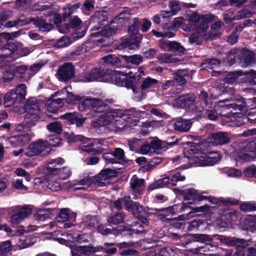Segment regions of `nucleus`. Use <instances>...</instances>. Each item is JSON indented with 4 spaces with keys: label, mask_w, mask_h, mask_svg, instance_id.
I'll list each match as a JSON object with an SVG mask.
<instances>
[{
    "label": "nucleus",
    "mask_w": 256,
    "mask_h": 256,
    "mask_svg": "<svg viewBox=\"0 0 256 256\" xmlns=\"http://www.w3.org/2000/svg\"><path fill=\"white\" fill-rule=\"evenodd\" d=\"M110 83L119 86H124L128 89H132L136 92V85L142 79V76L134 74L132 72L128 73L118 71H114L108 74V78Z\"/></svg>",
    "instance_id": "1"
},
{
    "label": "nucleus",
    "mask_w": 256,
    "mask_h": 256,
    "mask_svg": "<svg viewBox=\"0 0 256 256\" xmlns=\"http://www.w3.org/2000/svg\"><path fill=\"white\" fill-rule=\"evenodd\" d=\"M22 108L26 114L22 124L18 128L21 126L27 129L34 126L40 118V108L37 100L34 98L28 100Z\"/></svg>",
    "instance_id": "2"
},
{
    "label": "nucleus",
    "mask_w": 256,
    "mask_h": 256,
    "mask_svg": "<svg viewBox=\"0 0 256 256\" xmlns=\"http://www.w3.org/2000/svg\"><path fill=\"white\" fill-rule=\"evenodd\" d=\"M26 86L24 84H18L14 90L8 92L4 97L5 107H10L14 104H20L26 98Z\"/></svg>",
    "instance_id": "3"
},
{
    "label": "nucleus",
    "mask_w": 256,
    "mask_h": 256,
    "mask_svg": "<svg viewBox=\"0 0 256 256\" xmlns=\"http://www.w3.org/2000/svg\"><path fill=\"white\" fill-rule=\"evenodd\" d=\"M140 22L138 18H134L132 20V24L128 27V33L131 34L130 39L126 40L124 43V47L129 49L138 48L142 38V34L138 33Z\"/></svg>",
    "instance_id": "4"
},
{
    "label": "nucleus",
    "mask_w": 256,
    "mask_h": 256,
    "mask_svg": "<svg viewBox=\"0 0 256 256\" xmlns=\"http://www.w3.org/2000/svg\"><path fill=\"white\" fill-rule=\"evenodd\" d=\"M98 24L94 26L92 29L90 36L92 37H98L102 36L104 38H110L116 34L117 28L113 29L110 27H108V22L106 16H102L98 18Z\"/></svg>",
    "instance_id": "5"
},
{
    "label": "nucleus",
    "mask_w": 256,
    "mask_h": 256,
    "mask_svg": "<svg viewBox=\"0 0 256 256\" xmlns=\"http://www.w3.org/2000/svg\"><path fill=\"white\" fill-rule=\"evenodd\" d=\"M217 16L213 14H199L194 12L189 16L190 22H194L196 26V30L206 32L208 28V24L214 20Z\"/></svg>",
    "instance_id": "6"
},
{
    "label": "nucleus",
    "mask_w": 256,
    "mask_h": 256,
    "mask_svg": "<svg viewBox=\"0 0 256 256\" xmlns=\"http://www.w3.org/2000/svg\"><path fill=\"white\" fill-rule=\"evenodd\" d=\"M104 140L102 139L94 138L86 140L84 142L81 144L80 150L90 154L96 156L102 154L104 149L99 144H102Z\"/></svg>",
    "instance_id": "7"
},
{
    "label": "nucleus",
    "mask_w": 256,
    "mask_h": 256,
    "mask_svg": "<svg viewBox=\"0 0 256 256\" xmlns=\"http://www.w3.org/2000/svg\"><path fill=\"white\" fill-rule=\"evenodd\" d=\"M50 152V148L46 146L44 141L38 140L36 142L31 143L28 148L26 150L24 154L29 157L36 156H44Z\"/></svg>",
    "instance_id": "8"
},
{
    "label": "nucleus",
    "mask_w": 256,
    "mask_h": 256,
    "mask_svg": "<svg viewBox=\"0 0 256 256\" xmlns=\"http://www.w3.org/2000/svg\"><path fill=\"white\" fill-rule=\"evenodd\" d=\"M118 173L114 170L110 168H106L101 170L97 176L92 178V182L98 186L102 187L106 186L110 184L108 182L112 178L116 177Z\"/></svg>",
    "instance_id": "9"
},
{
    "label": "nucleus",
    "mask_w": 256,
    "mask_h": 256,
    "mask_svg": "<svg viewBox=\"0 0 256 256\" xmlns=\"http://www.w3.org/2000/svg\"><path fill=\"white\" fill-rule=\"evenodd\" d=\"M81 80L84 82H91L93 81H102L108 80V74L104 70L100 68H94L88 72H83L80 76Z\"/></svg>",
    "instance_id": "10"
},
{
    "label": "nucleus",
    "mask_w": 256,
    "mask_h": 256,
    "mask_svg": "<svg viewBox=\"0 0 256 256\" xmlns=\"http://www.w3.org/2000/svg\"><path fill=\"white\" fill-rule=\"evenodd\" d=\"M174 191L178 194L184 196L183 199L185 201L192 200L191 204L202 201L206 198L204 196L198 194V190L192 188L185 190L174 188Z\"/></svg>",
    "instance_id": "11"
},
{
    "label": "nucleus",
    "mask_w": 256,
    "mask_h": 256,
    "mask_svg": "<svg viewBox=\"0 0 256 256\" xmlns=\"http://www.w3.org/2000/svg\"><path fill=\"white\" fill-rule=\"evenodd\" d=\"M57 74L59 80L62 82H68L74 76V66L72 62H64L59 67Z\"/></svg>",
    "instance_id": "12"
},
{
    "label": "nucleus",
    "mask_w": 256,
    "mask_h": 256,
    "mask_svg": "<svg viewBox=\"0 0 256 256\" xmlns=\"http://www.w3.org/2000/svg\"><path fill=\"white\" fill-rule=\"evenodd\" d=\"M122 200L126 209L129 212H131L135 218L142 215L146 211L140 203L134 202L130 196H124L122 198Z\"/></svg>",
    "instance_id": "13"
},
{
    "label": "nucleus",
    "mask_w": 256,
    "mask_h": 256,
    "mask_svg": "<svg viewBox=\"0 0 256 256\" xmlns=\"http://www.w3.org/2000/svg\"><path fill=\"white\" fill-rule=\"evenodd\" d=\"M60 118L66 124L68 125L75 124L78 128L82 126L86 120V118L78 112H66L60 115Z\"/></svg>",
    "instance_id": "14"
},
{
    "label": "nucleus",
    "mask_w": 256,
    "mask_h": 256,
    "mask_svg": "<svg viewBox=\"0 0 256 256\" xmlns=\"http://www.w3.org/2000/svg\"><path fill=\"white\" fill-rule=\"evenodd\" d=\"M190 155L188 156L193 164L197 166H204L206 153L203 152L198 146H192L188 150Z\"/></svg>",
    "instance_id": "15"
},
{
    "label": "nucleus",
    "mask_w": 256,
    "mask_h": 256,
    "mask_svg": "<svg viewBox=\"0 0 256 256\" xmlns=\"http://www.w3.org/2000/svg\"><path fill=\"white\" fill-rule=\"evenodd\" d=\"M32 208L28 205L20 208L10 217V222L12 226H17L28 215L32 214Z\"/></svg>",
    "instance_id": "16"
},
{
    "label": "nucleus",
    "mask_w": 256,
    "mask_h": 256,
    "mask_svg": "<svg viewBox=\"0 0 256 256\" xmlns=\"http://www.w3.org/2000/svg\"><path fill=\"white\" fill-rule=\"evenodd\" d=\"M0 54L8 57L10 62L14 61L20 56L18 54L17 44L14 42H6L4 46L0 48Z\"/></svg>",
    "instance_id": "17"
},
{
    "label": "nucleus",
    "mask_w": 256,
    "mask_h": 256,
    "mask_svg": "<svg viewBox=\"0 0 256 256\" xmlns=\"http://www.w3.org/2000/svg\"><path fill=\"white\" fill-rule=\"evenodd\" d=\"M209 142L214 146H221L228 144L230 139L228 134L224 132H218L212 133L209 138Z\"/></svg>",
    "instance_id": "18"
},
{
    "label": "nucleus",
    "mask_w": 256,
    "mask_h": 256,
    "mask_svg": "<svg viewBox=\"0 0 256 256\" xmlns=\"http://www.w3.org/2000/svg\"><path fill=\"white\" fill-rule=\"evenodd\" d=\"M8 140L11 146L15 148L22 147L30 142L31 137L29 134L25 133L12 136L9 138Z\"/></svg>",
    "instance_id": "19"
},
{
    "label": "nucleus",
    "mask_w": 256,
    "mask_h": 256,
    "mask_svg": "<svg viewBox=\"0 0 256 256\" xmlns=\"http://www.w3.org/2000/svg\"><path fill=\"white\" fill-rule=\"evenodd\" d=\"M28 24L32 22L36 27L38 28L40 30L43 32H49L54 28L52 24L48 23L45 20L38 16L28 18Z\"/></svg>",
    "instance_id": "20"
},
{
    "label": "nucleus",
    "mask_w": 256,
    "mask_h": 256,
    "mask_svg": "<svg viewBox=\"0 0 256 256\" xmlns=\"http://www.w3.org/2000/svg\"><path fill=\"white\" fill-rule=\"evenodd\" d=\"M102 59L107 66L113 68H120L124 64L122 62L121 55L118 56L115 54H108L102 57Z\"/></svg>",
    "instance_id": "21"
},
{
    "label": "nucleus",
    "mask_w": 256,
    "mask_h": 256,
    "mask_svg": "<svg viewBox=\"0 0 256 256\" xmlns=\"http://www.w3.org/2000/svg\"><path fill=\"white\" fill-rule=\"evenodd\" d=\"M196 100V96L194 93H188L180 96L176 102L181 108H188L192 105Z\"/></svg>",
    "instance_id": "22"
},
{
    "label": "nucleus",
    "mask_w": 256,
    "mask_h": 256,
    "mask_svg": "<svg viewBox=\"0 0 256 256\" xmlns=\"http://www.w3.org/2000/svg\"><path fill=\"white\" fill-rule=\"evenodd\" d=\"M114 234H122L128 238L132 236L134 234H146V232L141 230H134L126 226H121L118 229L113 228Z\"/></svg>",
    "instance_id": "23"
},
{
    "label": "nucleus",
    "mask_w": 256,
    "mask_h": 256,
    "mask_svg": "<svg viewBox=\"0 0 256 256\" xmlns=\"http://www.w3.org/2000/svg\"><path fill=\"white\" fill-rule=\"evenodd\" d=\"M192 122L190 120L181 118L176 119L172 123L174 130L179 132H188L192 126Z\"/></svg>",
    "instance_id": "24"
},
{
    "label": "nucleus",
    "mask_w": 256,
    "mask_h": 256,
    "mask_svg": "<svg viewBox=\"0 0 256 256\" xmlns=\"http://www.w3.org/2000/svg\"><path fill=\"white\" fill-rule=\"evenodd\" d=\"M58 213L56 208H42L37 211L35 217L39 220L44 221L46 219H52Z\"/></svg>",
    "instance_id": "25"
},
{
    "label": "nucleus",
    "mask_w": 256,
    "mask_h": 256,
    "mask_svg": "<svg viewBox=\"0 0 256 256\" xmlns=\"http://www.w3.org/2000/svg\"><path fill=\"white\" fill-rule=\"evenodd\" d=\"M121 114L118 110H114L109 108L106 112L97 116L102 118L107 123H114L119 121L120 118V114Z\"/></svg>",
    "instance_id": "26"
},
{
    "label": "nucleus",
    "mask_w": 256,
    "mask_h": 256,
    "mask_svg": "<svg viewBox=\"0 0 256 256\" xmlns=\"http://www.w3.org/2000/svg\"><path fill=\"white\" fill-rule=\"evenodd\" d=\"M58 213L55 214V218L58 222H64L70 220L73 218H75L76 215L74 214H70V210L68 208H61Z\"/></svg>",
    "instance_id": "27"
},
{
    "label": "nucleus",
    "mask_w": 256,
    "mask_h": 256,
    "mask_svg": "<svg viewBox=\"0 0 256 256\" xmlns=\"http://www.w3.org/2000/svg\"><path fill=\"white\" fill-rule=\"evenodd\" d=\"M109 106L102 100L98 98H95L94 104L93 106V110L92 115L99 116L106 112L109 109Z\"/></svg>",
    "instance_id": "28"
},
{
    "label": "nucleus",
    "mask_w": 256,
    "mask_h": 256,
    "mask_svg": "<svg viewBox=\"0 0 256 256\" xmlns=\"http://www.w3.org/2000/svg\"><path fill=\"white\" fill-rule=\"evenodd\" d=\"M220 241L228 246H234L238 247L242 244H246V240L243 238H236L234 237H228L222 236L218 238Z\"/></svg>",
    "instance_id": "29"
},
{
    "label": "nucleus",
    "mask_w": 256,
    "mask_h": 256,
    "mask_svg": "<svg viewBox=\"0 0 256 256\" xmlns=\"http://www.w3.org/2000/svg\"><path fill=\"white\" fill-rule=\"evenodd\" d=\"M130 244L126 242L117 243L116 248L117 252L121 256H134L137 253L136 250L132 249H127Z\"/></svg>",
    "instance_id": "30"
},
{
    "label": "nucleus",
    "mask_w": 256,
    "mask_h": 256,
    "mask_svg": "<svg viewBox=\"0 0 256 256\" xmlns=\"http://www.w3.org/2000/svg\"><path fill=\"white\" fill-rule=\"evenodd\" d=\"M64 161V160L62 158L51 160L47 163L46 166L47 172L50 175L54 176L58 168V165L62 164Z\"/></svg>",
    "instance_id": "31"
},
{
    "label": "nucleus",
    "mask_w": 256,
    "mask_h": 256,
    "mask_svg": "<svg viewBox=\"0 0 256 256\" xmlns=\"http://www.w3.org/2000/svg\"><path fill=\"white\" fill-rule=\"evenodd\" d=\"M95 98H86L79 103L78 109L80 111L86 113L92 112L93 106L94 104Z\"/></svg>",
    "instance_id": "32"
},
{
    "label": "nucleus",
    "mask_w": 256,
    "mask_h": 256,
    "mask_svg": "<svg viewBox=\"0 0 256 256\" xmlns=\"http://www.w3.org/2000/svg\"><path fill=\"white\" fill-rule=\"evenodd\" d=\"M185 76H188V72L186 70H179L173 74V78L178 86H182L186 84L187 82Z\"/></svg>",
    "instance_id": "33"
},
{
    "label": "nucleus",
    "mask_w": 256,
    "mask_h": 256,
    "mask_svg": "<svg viewBox=\"0 0 256 256\" xmlns=\"http://www.w3.org/2000/svg\"><path fill=\"white\" fill-rule=\"evenodd\" d=\"M122 60L127 64L138 66L142 62L143 58L139 54L130 56L121 55Z\"/></svg>",
    "instance_id": "34"
},
{
    "label": "nucleus",
    "mask_w": 256,
    "mask_h": 256,
    "mask_svg": "<svg viewBox=\"0 0 256 256\" xmlns=\"http://www.w3.org/2000/svg\"><path fill=\"white\" fill-rule=\"evenodd\" d=\"M125 214L122 212H117L114 215L108 216L107 222L110 226L117 225L124 222Z\"/></svg>",
    "instance_id": "35"
},
{
    "label": "nucleus",
    "mask_w": 256,
    "mask_h": 256,
    "mask_svg": "<svg viewBox=\"0 0 256 256\" xmlns=\"http://www.w3.org/2000/svg\"><path fill=\"white\" fill-rule=\"evenodd\" d=\"M82 20L77 16H75L72 18L70 19V22L68 23H64L62 27L64 28V32H68L71 29H74L78 27L82 24Z\"/></svg>",
    "instance_id": "36"
},
{
    "label": "nucleus",
    "mask_w": 256,
    "mask_h": 256,
    "mask_svg": "<svg viewBox=\"0 0 256 256\" xmlns=\"http://www.w3.org/2000/svg\"><path fill=\"white\" fill-rule=\"evenodd\" d=\"M132 15L131 10H122L119 14L111 22L110 24L117 23H126L130 19Z\"/></svg>",
    "instance_id": "37"
},
{
    "label": "nucleus",
    "mask_w": 256,
    "mask_h": 256,
    "mask_svg": "<svg viewBox=\"0 0 256 256\" xmlns=\"http://www.w3.org/2000/svg\"><path fill=\"white\" fill-rule=\"evenodd\" d=\"M28 18H22L14 20H10L6 22L4 26H2V28H12L16 27L18 28L20 26L28 25Z\"/></svg>",
    "instance_id": "38"
},
{
    "label": "nucleus",
    "mask_w": 256,
    "mask_h": 256,
    "mask_svg": "<svg viewBox=\"0 0 256 256\" xmlns=\"http://www.w3.org/2000/svg\"><path fill=\"white\" fill-rule=\"evenodd\" d=\"M62 140L58 134L50 135L48 139L45 142L46 146H48L50 148L51 147L60 146L62 145Z\"/></svg>",
    "instance_id": "39"
},
{
    "label": "nucleus",
    "mask_w": 256,
    "mask_h": 256,
    "mask_svg": "<svg viewBox=\"0 0 256 256\" xmlns=\"http://www.w3.org/2000/svg\"><path fill=\"white\" fill-rule=\"evenodd\" d=\"M184 216L181 215L178 218L168 220L169 224L174 228L184 230L186 223L184 221Z\"/></svg>",
    "instance_id": "40"
},
{
    "label": "nucleus",
    "mask_w": 256,
    "mask_h": 256,
    "mask_svg": "<svg viewBox=\"0 0 256 256\" xmlns=\"http://www.w3.org/2000/svg\"><path fill=\"white\" fill-rule=\"evenodd\" d=\"M190 242H210L212 240V238L206 234H192L190 235L188 239Z\"/></svg>",
    "instance_id": "41"
},
{
    "label": "nucleus",
    "mask_w": 256,
    "mask_h": 256,
    "mask_svg": "<svg viewBox=\"0 0 256 256\" xmlns=\"http://www.w3.org/2000/svg\"><path fill=\"white\" fill-rule=\"evenodd\" d=\"M63 134L68 143L77 142H82V143H83L88 139V138H86L82 135H74L73 132L70 134L67 132H64Z\"/></svg>",
    "instance_id": "42"
},
{
    "label": "nucleus",
    "mask_w": 256,
    "mask_h": 256,
    "mask_svg": "<svg viewBox=\"0 0 256 256\" xmlns=\"http://www.w3.org/2000/svg\"><path fill=\"white\" fill-rule=\"evenodd\" d=\"M170 183L168 176H165L155 181L153 184H150L148 188V190H153L155 189L162 188L168 185Z\"/></svg>",
    "instance_id": "43"
},
{
    "label": "nucleus",
    "mask_w": 256,
    "mask_h": 256,
    "mask_svg": "<svg viewBox=\"0 0 256 256\" xmlns=\"http://www.w3.org/2000/svg\"><path fill=\"white\" fill-rule=\"evenodd\" d=\"M94 0H85L81 6V10L83 14L88 15L94 10Z\"/></svg>",
    "instance_id": "44"
},
{
    "label": "nucleus",
    "mask_w": 256,
    "mask_h": 256,
    "mask_svg": "<svg viewBox=\"0 0 256 256\" xmlns=\"http://www.w3.org/2000/svg\"><path fill=\"white\" fill-rule=\"evenodd\" d=\"M220 64V60L216 58H212L203 60L202 66L205 69H214V67L219 66Z\"/></svg>",
    "instance_id": "45"
},
{
    "label": "nucleus",
    "mask_w": 256,
    "mask_h": 256,
    "mask_svg": "<svg viewBox=\"0 0 256 256\" xmlns=\"http://www.w3.org/2000/svg\"><path fill=\"white\" fill-rule=\"evenodd\" d=\"M54 174V176H58L61 180H66L71 175V171L68 166H64L62 168H58Z\"/></svg>",
    "instance_id": "46"
},
{
    "label": "nucleus",
    "mask_w": 256,
    "mask_h": 256,
    "mask_svg": "<svg viewBox=\"0 0 256 256\" xmlns=\"http://www.w3.org/2000/svg\"><path fill=\"white\" fill-rule=\"evenodd\" d=\"M165 44L168 47V50L169 52L172 51L182 52L185 50V48L182 46L181 44L176 41L169 42Z\"/></svg>",
    "instance_id": "47"
},
{
    "label": "nucleus",
    "mask_w": 256,
    "mask_h": 256,
    "mask_svg": "<svg viewBox=\"0 0 256 256\" xmlns=\"http://www.w3.org/2000/svg\"><path fill=\"white\" fill-rule=\"evenodd\" d=\"M242 76V72H229L226 77L224 79V84H232L236 83L238 76Z\"/></svg>",
    "instance_id": "48"
},
{
    "label": "nucleus",
    "mask_w": 256,
    "mask_h": 256,
    "mask_svg": "<svg viewBox=\"0 0 256 256\" xmlns=\"http://www.w3.org/2000/svg\"><path fill=\"white\" fill-rule=\"evenodd\" d=\"M28 70V68L26 65H20L14 67L11 74V78H8V81L12 80L15 76L24 74Z\"/></svg>",
    "instance_id": "49"
},
{
    "label": "nucleus",
    "mask_w": 256,
    "mask_h": 256,
    "mask_svg": "<svg viewBox=\"0 0 256 256\" xmlns=\"http://www.w3.org/2000/svg\"><path fill=\"white\" fill-rule=\"evenodd\" d=\"M245 105L246 104L244 102V98H240L234 100V102L228 104L226 106L228 108H232L235 110H242L244 108Z\"/></svg>",
    "instance_id": "50"
},
{
    "label": "nucleus",
    "mask_w": 256,
    "mask_h": 256,
    "mask_svg": "<svg viewBox=\"0 0 256 256\" xmlns=\"http://www.w3.org/2000/svg\"><path fill=\"white\" fill-rule=\"evenodd\" d=\"M160 82L156 79L152 78L150 76H148L144 78L140 88L142 90H145L150 88L152 85L159 83Z\"/></svg>",
    "instance_id": "51"
},
{
    "label": "nucleus",
    "mask_w": 256,
    "mask_h": 256,
    "mask_svg": "<svg viewBox=\"0 0 256 256\" xmlns=\"http://www.w3.org/2000/svg\"><path fill=\"white\" fill-rule=\"evenodd\" d=\"M210 208V206L207 204L200 206H196L195 208H193L190 206V208H188V209H190L191 210L186 213L185 214H188L190 213H197L200 212L206 214L209 213Z\"/></svg>",
    "instance_id": "52"
},
{
    "label": "nucleus",
    "mask_w": 256,
    "mask_h": 256,
    "mask_svg": "<svg viewBox=\"0 0 256 256\" xmlns=\"http://www.w3.org/2000/svg\"><path fill=\"white\" fill-rule=\"evenodd\" d=\"M46 127L49 130L55 132L56 134L59 135L62 132V124L58 122H50Z\"/></svg>",
    "instance_id": "53"
},
{
    "label": "nucleus",
    "mask_w": 256,
    "mask_h": 256,
    "mask_svg": "<svg viewBox=\"0 0 256 256\" xmlns=\"http://www.w3.org/2000/svg\"><path fill=\"white\" fill-rule=\"evenodd\" d=\"M191 202H182L180 204L172 205V208H174V214L182 212H184L186 210H187L188 208H190V205H191Z\"/></svg>",
    "instance_id": "54"
},
{
    "label": "nucleus",
    "mask_w": 256,
    "mask_h": 256,
    "mask_svg": "<svg viewBox=\"0 0 256 256\" xmlns=\"http://www.w3.org/2000/svg\"><path fill=\"white\" fill-rule=\"evenodd\" d=\"M204 222L202 220H193L186 223L188 224L187 230L191 231L194 229H198L200 226L204 225Z\"/></svg>",
    "instance_id": "55"
},
{
    "label": "nucleus",
    "mask_w": 256,
    "mask_h": 256,
    "mask_svg": "<svg viewBox=\"0 0 256 256\" xmlns=\"http://www.w3.org/2000/svg\"><path fill=\"white\" fill-rule=\"evenodd\" d=\"M240 210L244 212L256 211V202H244L240 205Z\"/></svg>",
    "instance_id": "56"
},
{
    "label": "nucleus",
    "mask_w": 256,
    "mask_h": 256,
    "mask_svg": "<svg viewBox=\"0 0 256 256\" xmlns=\"http://www.w3.org/2000/svg\"><path fill=\"white\" fill-rule=\"evenodd\" d=\"M10 240L2 242L0 245V255L4 256L12 250V246Z\"/></svg>",
    "instance_id": "57"
},
{
    "label": "nucleus",
    "mask_w": 256,
    "mask_h": 256,
    "mask_svg": "<svg viewBox=\"0 0 256 256\" xmlns=\"http://www.w3.org/2000/svg\"><path fill=\"white\" fill-rule=\"evenodd\" d=\"M248 246V242L242 244L236 248H235L236 252L232 256H246V247Z\"/></svg>",
    "instance_id": "58"
},
{
    "label": "nucleus",
    "mask_w": 256,
    "mask_h": 256,
    "mask_svg": "<svg viewBox=\"0 0 256 256\" xmlns=\"http://www.w3.org/2000/svg\"><path fill=\"white\" fill-rule=\"evenodd\" d=\"M86 225L88 227L93 228L98 223V218L97 216L87 215L86 216Z\"/></svg>",
    "instance_id": "59"
},
{
    "label": "nucleus",
    "mask_w": 256,
    "mask_h": 256,
    "mask_svg": "<svg viewBox=\"0 0 256 256\" xmlns=\"http://www.w3.org/2000/svg\"><path fill=\"white\" fill-rule=\"evenodd\" d=\"M145 181L143 178H132L130 182V188L132 190H136L138 188L142 186L144 184Z\"/></svg>",
    "instance_id": "60"
},
{
    "label": "nucleus",
    "mask_w": 256,
    "mask_h": 256,
    "mask_svg": "<svg viewBox=\"0 0 256 256\" xmlns=\"http://www.w3.org/2000/svg\"><path fill=\"white\" fill-rule=\"evenodd\" d=\"M82 100V97L76 94H74L72 92H68L66 102L69 104H76Z\"/></svg>",
    "instance_id": "61"
},
{
    "label": "nucleus",
    "mask_w": 256,
    "mask_h": 256,
    "mask_svg": "<svg viewBox=\"0 0 256 256\" xmlns=\"http://www.w3.org/2000/svg\"><path fill=\"white\" fill-rule=\"evenodd\" d=\"M114 158L116 160H122L124 162L126 160L124 158V152L123 149L121 148H116L114 152H112Z\"/></svg>",
    "instance_id": "62"
},
{
    "label": "nucleus",
    "mask_w": 256,
    "mask_h": 256,
    "mask_svg": "<svg viewBox=\"0 0 256 256\" xmlns=\"http://www.w3.org/2000/svg\"><path fill=\"white\" fill-rule=\"evenodd\" d=\"M188 41L191 44L200 45L202 43V40L200 38V35L198 33H192L188 38Z\"/></svg>",
    "instance_id": "63"
},
{
    "label": "nucleus",
    "mask_w": 256,
    "mask_h": 256,
    "mask_svg": "<svg viewBox=\"0 0 256 256\" xmlns=\"http://www.w3.org/2000/svg\"><path fill=\"white\" fill-rule=\"evenodd\" d=\"M255 55L253 52H250L243 58V63L245 66L250 65L254 60Z\"/></svg>",
    "instance_id": "64"
}]
</instances>
